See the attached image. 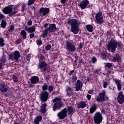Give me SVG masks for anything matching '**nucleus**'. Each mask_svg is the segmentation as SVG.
<instances>
[{
	"label": "nucleus",
	"mask_w": 124,
	"mask_h": 124,
	"mask_svg": "<svg viewBox=\"0 0 124 124\" xmlns=\"http://www.w3.org/2000/svg\"><path fill=\"white\" fill-rule=\"evenodd\" d=\"M47 66V63L44 61L41 62L39 63V68H44L43 70L41 71L42 72L47 71V68L46 67Z\"/></svg>",
	"instance_id": "nucleus-13"
},
{
	"label": "nucleus",
	"mask_w": 124,
	"mask_h": 124,
	"mask_svg": "<svg viewBox=\"0 0 124 124\" xmlns=\"http://www.w3.org/2000/svg\"><path fill=\"white\" fill-rule=\"evenodd\" d=\"M11 31H13V30H14V27L13 26H12L10 27Z\"/></svg>",
	"instance_id": "nucleus-59"
},
{
	"label": "nucleus",
	"mask_w": 124,
	"mask_h": 124,
	"mask_svg": "<svg viewBox=\"0 0 124 124\" xmlns=\"http://www.w3.org/2000/svg\"><path fill=\"white\" fill-rule=\"evenodd\" d=\"M44 27L45 28H47V27H48V24L46 23L44 25Z\"/></svg>",
	"instance_id": "nucleus-60"
},
{
	"label": "nucleus",
	"mask_w": 124,
	"mask_h": 124,
	"mask_svg": "<svg viewBox=\"0 0 124 124\" xmlns=\"http://www.w3.org/2000/svg\"><path fill=\"white\" fill-rule=\"evenodd\" d=\"M30 80L31 84H38V82H39V78L37 76H34L31 78Z\"/></svg>",
	"instance_id": "nucleus-16"
},
{
	"label": "nucleus",
	"mask_w": 124,
	"mask_h": 124,
	"mask_svg": "<svg viewBox=\"0 0 124 124\" xmlns=\"http://www.w3.org/2000/svg\"><path fill=\"white\" fill-rule=\"evenodd\" d=\"M22 42V40L21 39H18L16 41V44L18 45V44H20Z\"/></svg>",
	"instance_id": "nucleus-39"
},
{
	"label": "nucleus",
	"mask_w": 124,
	"mask_h": 124,
	"mask_svg": "<svg viewBox=\"0 0 124 124\" xmlns=\"http://www.w3.org/2000/svg\"><path fill=\"white\" fill-rule=\"evenodd\" d=\"M4 40L2 38H0V47L4 46Z\"/></svg>",
	"instance_id": "nucleus-33"
},
{
	"label": "nucleus",
	"mask_w": 124,
	"mask_h": 124,
	"mask_svg": "<svg viewBox=\"0 0 124 124\" xmlns=\"http://www.w3.org/2000/svg\"><path fill=\"white\" fill-rule=\"evenodd\" d=\"M77 62V61L75 60V64H76V65H77V62Z\"/></svg>",
	"instance_id": "nucleus-63"
},
{
	"label": "nucleus",
	"mask_w": 124,
	"mask_h": 124,
	"mask_svg": "<svg viewBox=\"0 0 124 124\" xmlns=\"http://www.w3.org/2000/svg\"><path fill=\"white\" fill-rule=\"evenodd\" d=\"M95 21L98 24H103V16L102 13H98L95 15Z\"/></svg>",
	"instance_id": "nucleus-9"
},
{
	"label": "nucleus",
	"mask_w": 124,
	"mask_h": 124,
	"mask_svg": "<svg viewBox=\"0 0 124 124\" xmlns=\"http://www.w3.org/2000/svg\"><path fill=\"white\" fill-rule=\"evenodd\" d=\"M111 73V71H108V75H109V74Z\"/></svg>",
	"instance_id": "nucleus-62"
},
{
	"label": "nucleus",
	"mask_w": 124,
	"mask_h": 124,
	"mask_svg": "<svg viewBox=\"0 0 124 124\" xmlns=\"http://www.w3.org/2000/svg\"><path fill=\"white\" fill-rule=\"evenodd\" d=\"M6 26V22H5L4 20H2L1 23V28H3V29H4Z\"/></svg>",
	"instance_id": "nucleus-34"
},
{
	"label": "nucleus",
	"mask_w": 124,
	"mask_h": 124,
	"mask_svg": "<svg viewBox=\"0 0 124 124\" xmlns=\"http://www.w3.org/2000/svg\"><path fill=\"white\" fill-rule=\"evenodd\" d=\"M82 87H83V83L81 82L80 80H78L77 83L76 84V90L77 92H79L81 89H82Z\"/></svg>",
	"instance_id": "nucleus-15"
},
{
	"label": "nucleus",
	"mask_w": 124,
	"mask_h": 124,
	"mask_svg": "<svg viewBox=\"0 0 124 124\" xmlns=\"http://www.w3.org/2000/svg\"><path fill=\"white\" fill-rule=\"evenodd\" d=\"M20 33L21 35H22L23 39H26L27 38V32H26V31L22 30Z\"/></svg>",
	"instance_id": "nucleus-31"
},
{
	"label": "nucleus",
	"mask_w": 124,
	"mask_h": 124,
	"mask_svg": "<svg viewBox=\"0 0 124 124\" xmlns=\"http://www.w3.org/2000/svg\"><path fill=\"white\" fill-rule=\"evenodd\" d=\"M94 73H95V74H99L101 73V71L100 69H96L94 71Z\"/></svg>",
	"instance_id": "nucleus-36"
},
{
	"label": "nucleus",
	"mask_w": 124,
	"mask_h": 124,
	"mask_svg": "<svg viewBox=\"0 0 124 124\" xmlns=\"http://www.w3.org/2000/svg\"><path fill=\"white\" fill-rule=\"evenodd\" d=\"M37 45H41L42 44V41L41 40H38L37 41Z\"/></svg>",
	"instance_id": "nucleus-45"
},
{
	"label": "nucleus",
	"mask_w": 124,
	"mask_h": 124,
	"mask_svg": "<svg viewBox=\"0 0 124 124\" xmlns=\"http://www.w3.org/2000/svg\"><path fill=\"white\" fill-rule=\"evenodd\" d=\"M56 30H57V28L56 27V24H55L49 25V26L48 28L47 29V31H50L51 32L55 31Z\"/></svg>",
	"instance_id": "nucleus-18"
},
{
	"label": "nucleus",
	"mask_w": 124,
	"mask_h": 124,
	"mask_svg": "<svg viewBox=\"0 0 124 124\" xmlns=\"http://www.w3.org/2000/svg\"><path fill=\"white\" fill-rule=\"evenodd\" d=\"M43 91H46L48 89V85L46 83H44V85L42 86Z\"/></svg>",
	"instance_id": "nucleus-35"
},
{
	"label": "nucleus",
	"mask_w": 124,
	"mask_h": 124,
	"mask_svg": "<svg viewBox=\"0 0 124 124\" xmlns=\"http://www.w3.org/2000/svg\"><path fill=\"white\" fill-rule=\"evenodd\" d=\"M86 105L87 104H86V103L84 102H81L78 105V108H82V109H83V108H86Z\"/></svg>",
	"instance_id": "nucleus-28"
},
{
	"label": "nucleus",
	"mask_w": 124,
	"mask_h": 124,
	"mask_svg": "<svg viewBox=\"0 0 124 124\" xmlns=\"http://www.w3.org/2000/svg\"><path fill=\"white\" fill-rule=\"evenodd\" d=\"M69 75L70 76L71 75H74V70L70 71Z\"/></svg>",
	"instance_id": "nucleus-48"
},
{
	"label": "nucleus",
	"mask_w": 124,
	"mask_h": 124,
	"mask_svg": "<svg viewBox=\"0 0 124 124\" xmlns=\"http://www.w3.org/2000/svg\"><path fill=\"white\" fill-rule=\"evenodd\" d=\"M97 109V105L96 104H94L92 105L91 108H90V113L93 114L94 113L95 110Z\"/></svg>",
	"instance_id": "nucleus-24"
},
{
	"label": "nucleus",
	"mask_w": 124,
	"mask_h": 124,
	"mask_svg": "<svg viewBox=\"0 0 124 124\" xmlns=\"http://www.w3.org/2000/svg\"><path fill=\"white\" fill-rule=\"evenodd\" d=\"M46 107H47V104L45 103L42 105L40 109L42 113H46V111L47 110Z\"/></svg>",
	"instance_id": "nucleus-25"
},
{
	"label": "nucleus",
	"mask_w": 124,
	"mask_h": 124,
	"mask_svg": "<svg viewBox=\"0 0 124 124\" xmlns=\"http://www.w3.org/2000/svg\"><path fill=\"white\" fill-rule=\"evenodd\" d=\"M93 120L94 124H100L101 123H102V120H103V116H102V114H101L100 112H96L94 114Z\"/></svg>",
	"instance_id": "nucleus-5"
},
{
	"label": "nucleus",
	"mask_w": 124,
	"mask_h": 124,
	"mask_svg": "<svg viewBox=\"0 0 124 124\" xmlns=\"http://www.w3.org/2000/svg\"><path fill=\"white\" fill-rule=\"evenodd\" d=\"M50 9L48 8H41L40 9V13H42L43 16L47 15L49 13Z\"/></svg>",
	"instance_id": "nucleus-17"
},
{
	"label": "nucleus",
	"mask_w": 124,
	"mask_h": 124,
	"mask_svg": "<svg viewBox=\"0 0 124 124\" xmlns=\"http://www.w3.org/2000/svg\"><path fill=\"white\" fill-rule=\"evenodd\" d=\"M4 18H5V16L1 14V13H0V20H1V19H4Z\"/></svg>",
	"instance_id": "nucleus-41"
},
{
	"label": "nucleus",
	"mask_w": 124,
	"mask_h": 124,
	"mask_svg": "<svg viewBox=\"0 0 124 124\" xmlns=\"http://www.w3.org/2000/svg\"><path fill=\"white\" fill-rule=\"evenodd\" d=\"M2 67V64L0 63V69H1Z\"/></svg>",
	"instance_id": "nucleus-61"
},
{
	"label": "nucleus",
	"mask_w": 124,
	"mask_h": 124,
	"mask_svg": "<svg viewBox=\"0 0 124 124\" xmlns=\"http://www.w3.org/2000/svg\"><path fill=\"white\" fill-rule=\"evenodd\" d=\"M62 100L60 97H56L52 100L53 102H55L52 108L53 111H57L58 109H60L62 107V103L60 102Z\"/></svg>",
	"instance_id": "nucleus-4"
},
{
	"label": "nucleus",
	"mask_w": 124,
	"mask_h": 124,
	"mask_svg": "<svg viewBox=\"0 0 124 124\" xmlns=\"http://www.w3.org/2000/svg\"><path fill=\"white\" fill-rule=\"evenodd\" d=\"M66 0H61L62 3H65Z\"/></svg>",
	"instance_id": "nucleus-57"
},
{
	"label": "nucleus",
	"mask_w": 124,
	"mask_h": 124,
	"mask_svg": "<svg viewBox=\"0 0 124 124\" xmlns=\"http://www.w3.org/2000/svg\"><path fill=\"white\" fill-rule=\"evenodd\" d=\"M90 4V1L88 0H83L78 4V6L80 7L81 9L84 10L87 8V6Z\"/></svg>",
	"instance_id": "nucleus-10"
},
{
	"label": "nucleus",
	"mask_w": 124,
	"mask_h": 124,
	"mask_svg": "<svg viewBox=\"0 0 124 124\" xmlns=\"http://www.w3.org/2000/svg\"><path fill=\"white\" fill-rule=\"evenodd\" d=\"M30 36L31 38H32L34 37V34H33V33H31V34L30 35Z\"/></svg>",
	"instance_id": "nucleus-53"
},
{
	"label": "nucleus",
	"mask_w": 124,
	"mask_h": 124,
	"mask_svg": "<svg viewBox=\"0 0 124 124\" xmlns=\"http://www.w3.org/2000/svg\"><path fill=\"white\" fill-rule=\"evenodd\" d=\"M121 60L122 58L120 56V54L117 53L115 54V57L112 59V62H121Z\"/></svg>",
	"instance_id": "nucleus-19"
},
{
	"label": "nucleus",
	"mask_w": 124,
	"mask_h": 124,
	"mask_svg": "<svg viewBox=\"0 0 124 124\" xmlns=\"http://www.w3.org/2000/svg\"><path fill=\"white\" fill-rule=\"evenodd\" d=\"M50 49H51V46L50 45H47L46 47V51H49V50H50Z\"/></svg>",
	"instance_id": "nucleus-43"
},
{
	"label": "nucleus",
	"mask_w": 124,
	"mask_h": 124,
	"mask_svg": "<svg viewBox=\"0 0 124 124\" xmlns=\"http://www.w3.org/2000/svg\"><path fill=\"white\" fill-rule=\"evenodd\" d=\"M31 58V54H28L26 57V60L27 61H30Z\"/></svg>",
	"instance_id": "nucleus-38"
},
{
	"label": "nucleus",
	"mask_w": 124,
	"mask_h": 124,
	"mask_svg": "<svg viewBox=\"0 0 124 124\" xmlns=\"http://www.w3.org/2000/svg\"><path fill=\"white\" fill-rule=\"evenodd\" d=\"M101 112L102 114H105V110H104V109H102Z\"/></svg>",
	"instance_id": "nucleus-58"
},
{
	"label": "nucleus",
	"mask_w": 124,
	"mask_h": 124,
	"mask_svg": "<svg viewBox=\"0 0 124 124\" xmlns=\"http://www.w3.org/2000/svg\"><path fill=\"white\" fill-rule=\"evenodd\" d=\"M35 0H29L28 4L29 5H31L33 3H34Z\"/></svg>",
	"instance_id": "nucleus-37"
},
{
	"label": "nucleus",
	"mask_w": 124,
	"mask_h": 124,
	"mask_svg": "<svg viewBox=\"0 0 124 124\" xmlns=\"http://www.w3.org/2000/svg\"><path fill=\"white\" fill-rule=\"evenodd\" d=\"M66 92L67 93V95L69 96H71L72 95V88L70 86H66Z\"/></svg>",
	"instance_id": "nucleus-22"
},
{
	"label": "nucleus",
	"mask_w": 124,
	"mask_h": 124,
	"mask_svg": "<svg viewBox=\"0 0 124 124\" xmlns=\"http://www.w3.org/2000/svg\"><path fill=\"white\" fill-rule=\"evenodd\" d=\"M25 8H26V5H23L22 6V9L23 11L25 10Z\"/></svg>",
	"instance_id": "nucleus-54"
},
{
	"label": "nucleus",
	"mask_w": 124,
	"mask_h": 124,
	"mask_svg": "<svg viewBox=\"0 0 124 124\" xmlns=\"http://www.w3.org/2000/svg\"><path fill=\"white\" fill-rule=\"evenodd\" d=\"M42 120V116L38 115L35 118L34 123L35 124H39V123H40V122H41Z\"/></svg>",
	"instance_id": "nucleus-23"
},
{
	"label": "nucleus",
	"mask_w": 124,
	"mask_h": 124,
	"mask_svg": "<svg viewBox=\"0 0 124 124\" xmlns=\"http://www.w3.org/2000/svg\"><path fill=\"white\" fill-rule=\"evenodd\" d=\"M87 80H88V81H90V78H87Z\"/></svg>",
	"instance_id": "nucleus-64"
},
{
	"label": "nucleus",
	"mask_w": 124,
	"mask_h": 124,
	"mask_svg": "<svg viewBox=\"0 0 124 124\" xmlns=\"http://www.w3.org/2000/svg\"><path fill=\"white\" fill-rule=\"evenodd\" d=\"M86 29L88 31H90V32H93V27L91 25H88L86 26Z\"/></svg>",
	"instance_id": "nucleus-30"
},
{
	"label": "nucleus",
	"mask_w": 124,
	"mask_h": 124,
	"mask_svg": "<svg viewBox=\"0 0 124 124\" xmlns=\"http://www.w3.org/2000/svg\"><path fill=\"white\" fill-rule=\"evenodd\" d=\"M115 83L117 85V88L119 91L122 90V82H121V80L116 79L115 80Z\"/></svg>",
	"instance_id": "nucleus-27"
},
{
	"label": "nucleus",
	"mask_w": 124,
	"mask_h": 124,
	"mask_svg": "<svg viewBox=\"0 0 124 124\" xmlns=\"http://www.w3.org/2000/svg\"><path fill=\"white\" fill-rule=\"evenodd\" d=\"M106 98V92L105 90H103L101 93L99 94V96L96 97V100L98 102H103L105 101Z\"/></svg>",
	"instance_id": "nucleus-7"
},
{
	"label": "nucleus",
	"mask_w": 124,
	"mask_h": 124,
	"mask_svg": "<svg viewBox=\"0 0 124 124\" xmlns=\"http://www.w3.org/2000/svg\"><path fill=\"white\" fill-rule=\"evenodd\" d=\"M25 31L28 32H34L35 31V26H33L31 27H27V26L25 28Z\"/></svg>",
	"instance_id": "nucleus-20"
},
{
	"label": "nucleus",
	"mask_w": 124,
	"mask_h": 124,
	"mask_svg": "<svg viewBox=\"0 0 124 124\" xmlns=\"http://www.w3.org/2000/svg\"><path fill=\"white\" fill-rule=\"evenodd\" d=\"M66 110H67V113L69 115H72V114H73V112L74 110L73 109V108H72V107H70V106L68 107Z\"/></svg>",
	"instance_id": "nucleus-26"
},
{
	"label": "nucleus",
	"mask_w": 124,
	"mask_h": 124,
	"mask_svg": "<svg viewBox=\"0 0 124 124\" xmlns=\"http://www.w3.org/2000/svg\"><path fill=\"white\" fill-rule=\"evenodd\" d=\"M106 66H107V67L110 68V67H111L112 66V64H111V63H107L106 64Z\"/></svg>",
	"instance_id": "nucleus-42"
},
{
	"label": "nucleus",
	"mask_w": 124,
	"mask_h": 124,
	"mask_svg": "<svg viewBox=\"0 0 124 124\" xmlns=\"http://www.w3.org/2000/svg\"><path fill=\"white\" fill-rule=\"evenodd\" d=\"M72 79L73 81H76L77 80V77H76V76H73L72 77Z\"/></svg>",
	"instance_id": "nucleus-49"
},
{
	"label": "nucleus",
	"mask_w": 124,
	"mask_h": 124,
	"mask_svg": "<svg viewBox=\"0 0 124 124\" xmlns=\"http://www.w3.org/2000/svg\"><path fill=\"white\" fill-rule=\"evenodd\" d=\"M31 25H32V21H31V20H29L28 22V25L31 26Z\"/></svg>",
	"instance_id": "nucleus-51"
},
{
	"label": "nucleus",
	"mask_w": 124,
	"mask_h": 124,
	"mask_svg": "<svg viewBox=\"0 0 124 124\" xmlns=\"http://www.w3.org/2000/svg\"><path fill=\"white\" fill-rule=\"evenodd\" d=\"M86 97L88 100H91V98H92V96L90 94H87Z\"/></svg>",
	"instance_id": "nucleus-47"
},
{
	"label": "nucleus",
	"mask_w": 124,
	"mask_h": 124,
	"mask_svg": "<svg viewBox=\"0 0 124 124\" xmlns=\"http://www.w3.org/2000/svg\"><path fill=\"white\" fill-rule=\"evenodd\" d=\"M117 100H118L119 104H123V103H124V93L122 92H120L119 93V94L118 95Z\"/></svg>",
	"instance_id": "nucleus-14"
},
{
	"label": "nucleus",
	"mask_w": 124,
	"mask_h": 124,
	"mask_svg": "<svg viewBox=\"0 0 124 124\" xmlns=\"http://www.w3.org/2000/svg\"><path fill=\"white\" fill-rule=\"evenodd\" d=\"M108 84H107V82H104V83H103V87L104 88V89H106V88L107 87V86H108Z\"/></svg>",
	"instance_id": "nucleus-46"
},
{
	"label": "nucleus",
	"mask_w": 124,
	"mask_h": 124,
	"mask_svg": "<svg viewBox=\"0 0 124 124\" xmlns=\"http://www.w3.org/2000/svg\"><path fill=\"white\" fill-rule=\"evenodd\" d=\"M47 34H48V29H45L43 33L42 36L44 38H45V37L47 36Z\"/></svg>",
	"instance_id": "nucleus-32"
},
{
	"label": "nucleus",
	"mask_w": 124,
	"mask_h": 124,
	"mask_svg": "<svg viewBox=\"0 0 124 124\" xmlns=\"http://www.w3.org/2000/svg\"><path fill=\"white\" fill-rule=\"evenodd\" d=\"M19 58H20V53L18 51H15L14 53L9 55V58L12 61L15 60L16 62H18Z\"/></svg>",
	"instance_id": "nucleus-6"
},
{
	"label": "nucleus",
	"mask_w": 124,
	"mask_h": 124,
	"mask_svg": "<svg viewBox=\"0 0 124 124\" xmlns=\"http://www.w3.org/2000/svg\"><path fill=\"white\" fill-rule=\"evenodd\" d=\"M78 47H79V48H80V49H82V48H83V44H80Z\"/></svg>",
	"instance_id": "nucleus-56"
},
{
	"label": "nucleus",
	"mask_w": 124,
	"mask_h": 124,
	"mask_svg": "<svg viewBox=\"0 0 124 124\" xmlns=\"http://www.w3.org/2000/svg\"><path fill=\"white\" fill-rule=\"evenodd\" d=\"M2 12L4 14H9L10 16H13L18 12V6L17 5H10L4 8Z\"/></svg>",
	"instance_id": "nucleus-2"
},
{
	"label": "nucleus",
	"mask_w": 124,
	"mask_h": 124,
	"mask_svg": "<svg viewBox=\"0 0 124 124\" xmlns=\"http://www.w3.org/2000/svg\"><path fill=\"white\" fill-rule=\"evenodd\" d=\"M29 86H30V88H34V85H33L32 84H32H31V83H30V84H29Z\"/></svg>",
	"instance_id": "nucleus-55"
},
{
	"label": "nucleus",
	"mask_w": 124,
	"mask_h": 124,
	"mask_svg": "<svg viewBox=\"0 0 124 124\" xmlns=\"http://www.w3.org/2000/svg\"><path fill=\"white\" fill-rule=\"evenodd\" d=\"M92 61H93V63H94V62H96V58L95 57H93Z\"/></svg>",
	"instance_id": "nucleus-50"
},
{
	"label": "nucleus",
	"mask_w": 124,
	"mask_h": 124,
	"mask_svg": "<svg viewBox=\"0 0 124 124\" xmlns=\"http://www.w3.org/2000/svg\"><path fill=\"white\" fill-rule=\"evenodd\" d=\"M57 116L61 120H63V119L66 118V116H67V110H66V108H65L61 111L59 112Z\"/></svg>",
	"instance_id": "nucleus-8"
},
{
	"label": "nucleus",
	"mask_w": 124,
	"mask_h": 124,
	"mask_svg": "<svg viewBox=\"0 0 124 124\" xmlns=\"http://www.w3.org/2000/svg\"><path fill=\"white\" fill-rule=\"evenodd\" d=\"M118 47H121L122 43L121 42L118 43L117 41L111 40L108 45L107 48L109 52L114 53L116 51V48H118Z\"/></svg>",
	"instance_id": "nucleus-3"
},
{
	"label": "nucleus",
	"mask_w": 124,
	"mask_h": 124,
	"mask_svg": "<svg viewBox=\"0 0 124 124\" xmlns=\"http://www.w3.org/2000/svg\"><path fill=\"white\" fill-rule=\"evenodd\" d=\"M68 24L71 26V31L74 34H77L79 32V22L77 19H68Z\"/></svg>",
	"instance_id": "nucleus-1"
},
{
	"label": "nucleus",
	"mask_w": 124,
	"mask_h": 124,
	"mask_svg": "<svg viewBox=\"0 0 124 124\" xmlns=\"http://www.w3.org/2000/svg\"><path fill=\"white\" fill-rule=\"evenodd\" d=\"M48 97H49V93L47 92H44L42 93L40 95L41 100L43 102L47 101L48 100Z\"/></svg>",
	"instance_id": "nucleus-12"
},
{
	"label": "nucleus",
	"mask_w": 124,
	"mask_h": 124,
	"mask_svg": "<svg viewBox=\"0 0 124 124\" xmlns=\"http://www.w3.org/2000/svg\"><path fill=\"white\" fill-rule=\"evenodd\" d=\"M66 47L70 52H75L76 51V47L74 45L71 44L70 42L67 41L66 42Z\"/></svg>",
	"instance_id": "nucleus-11"
},
{
	"label": "nucleus",
	"mask_w": 124,
	"mask_h": 124,
	"mask_svg": "<svg viewBox=\"0 0 124 124\" xmlns=\"http://www.w3.org/2000/svg\"><path fill=\"white\" fill-rule=\"evenodd\" d=\"M0 62L2 63H5L6 62V56L5 55L2 56L0 58Z\"/></svg>",
	"instance_id": "nucleus-29"
},
{
	"label": "nucleus",
	"mask_w": 124,
	"mask_h": 124,
	"mask_svg": "<svg viewBox=\"0 0 124 124\" xmlns=\"http://www.w3.org/2000/svg\"><path fill=\"white\" fill-rule=\"evenodd\" d=\"M88 93H89V94H93V91L90 90L89 91H88Z\"/></svg>",
	"instance_id": "nucleus-52"
},
{
	"label": "nucleus",
	"mask_w": 124,
	"mask_h": 124,
	"mask_svg": "<svg viewBox=\"0 0 124 124\" xmlns=\"http://www.w3.org/2000/svg\"><path fill=\"white\" fill-rule=\"evenodd\" d=\"M13 79L14 82H17L18 81V78L16 76H14Z\"/></svg>",
	"instance_id": "nucleus-40"
},
{
	"label": "nucleus",
	"mask_w": 124,
	"mask_h": 124,
	"mask_svg": "<svg viewBox=\"0 0 124 124\" xmlns=\"http://www.w3.org/2000/svg\"><path fill=\"white\" fill-rule=\"evenodd\" d=\"M54 90V87L52 86H49L48 87L49 92H52Z\"/></svg>",
	"instance_id": "nucleus-44"
},
{
	"label": "nucleus",
	"mask_w": 124,
	"mask_h": 124,
	"mask_svg": "<svg viewBox=\"0 0 124 124\" xmlns=\"http://www.w3.org/2000/svg\"><path fill=\"white\" fill-rule=\"evenodd\" d=\"M9 88L6 85H2L0 88V91L1 93H6Z\"/></svg>",
	"instance_id": "nucleus-21"
}]
</instances>
